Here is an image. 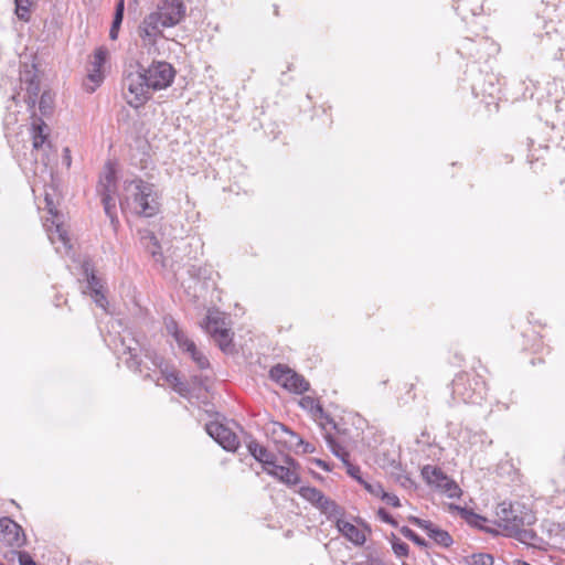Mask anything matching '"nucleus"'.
<instances>
[{
    "mask_svg": "<svg viewBox=\"0 0 565 565\" xmlns=\"http://www.w3.org/2000/svg\"><path fill=\"white\" fill-rule=\"evenodd\" d=\"M429 537L443 547H449L454 542L452 537L447 531L439 529L436 525L429 534Z\"/></svg>",
    "mask_w": 565,
    "mask_h": 565,
    "instance_id": "nucleus-24",
    "label": "nucleus"
},
{
    "mask_svg": "<svg viewBox=\"0 0 565 565\" xmlns=\"http://www.w3.org/2000/svg\"><path fill=\"white\" fill-rule=\"evenodd\" d=\"M313 451H315V447L311 444L306 443L303 440V445H301V447L299 448V452H301V454H311Z\"/></svg>",
    "mask_w": 565,
    "mask_h": 565,
    "instance_id": "nucleus-55",
    "label": "nucleus"
},
{
    "mask_svg": "<svg viewBox=\"0 0 565 565\" xmlns=\"http://www.w3.org/2000/svg\"><path fill=\"white\" fill-rule=\"evenodd\" d=\"M44 201H45V207H46L47 212L53 216H57L58 212L54 205L52 196L49 193H45Z\"/></svg>",
    "mask_w": 565,
    "mask_h": 565,
    "instance_id": "nucleus-47",
    "label": "nucleus"
},
{
    "mask_svg": "<svg viewBox=\"0 0 565 565\" xmlns=\"http://www.w3.org/2000/svg\"><path fill=\"white\" fill-rule=\"evenodd\" d=\"M347 468V472L349 476L354 478L359 483L363 482V479L361 477V470L359 466H355L348 460L345 463H343Z\"/></svg>",
    "mask_w": 565,
    "mask_h": 565,
    "instance_id": "nucleus-39",
    "label": "nucleus"
},
{
    "mask_svg": "<svg viewBox=\"0 0 565 565\" xmlns=\"http://www.w3.org/2000/svg\"><path fill=\"white\" fill-rule=\"evenodd\" d=\"M354 565H387V564L379 557H367L363 562L354 563Z\"/></svg>",
    "mask_w": 565,
    "mask_h": 565,
    "instance_id": "nucleus-50",
    "label": "nucleus"
},
{
    "mask_svg": "<svg viewBox=\"0 0 565 565\" xmlns=\"http://www.w3.org/2000/svg\"><path fill=\"white\" fill-rule=\"evenodd\" d=\"M145 379H146V380H153L152 375H151V374H149V373H147V374L145 375Z\"/></svg>",
    "mask_w": 565,
    "mask_h": 565,
    "instance_id": "nucleus-58",
    "label": "nucleus"
},
{
    "mask_svg": "<svg viewBox=\"0 0 565 565\" xmlns=\"http://www.w3.org/2000/svg\"><path fill=\"white\" fill-rule=\"evenodd\" d=\"M315 463L318 467H320L321 469H323L324 471H329L330 470L329 465L326 461L321 460V459H315Z\"/></svg>",
    "mask_w": 565,
    "mask_h": 565,
    "instance_id": "nucleus-56",
    "label": "nucleus"
},
{
    "mask_svg": "<svg viewBox=\"0 0 565 565\" xmlns=\"http://www.w3.org/2000/svg\"><path fill=\"white\" fill-rule=\"evenodd\" d=\"M92 297L98 307L106 309L108 301L104 291L92 294Z\"/></svg>",
    "mask_w": 565,
    "mask_h": 565,
    "instance_id": "nucleus-48",
    "label": "nucleus"
},
{
    "mask_svg": "<svg viewBox=\"0 0 565 565\" xmlns=\"http://www.w3.org/2000/svg\"><path fill=\"white\" fill-rule=\"evenodd\" d=\"M172 388L183 397H189L191 395L190 386L180 379L174 383Z\"/></svg>",
    "mask_w": 565,
    "mask_h": 565,
    "instance_id": "nucleus-40",
    "label": "nucleus"
},
{
    "mask_svg": "<svg viewBox=\"0 0 565 565\" xmlns=\"http://www.w3.org/2000/svg\"><path fill=\"white\" fill-rule=\"evenodd\" d=\"M186 8L182 0H161L152 13L160 17L161 25L172 28L185 17Z\"/></svg>",
    "mask_w": 565,
    "mask_h": 565,
    "instance_id": "nucleus-8",
    "label": "nucleus"
},
{
    "mask_svg": "<svg viewBox=\"0 0 565 565\" xmlns=\"http://www.w3.org/2000/svg\"><path fill=\"white\" fill-rule=\"evenodd\" d=\"M337 526L339 531L342 533V535H344L349 541H351L355 545L364 544L366 540L365 534L354 524L348 521L339 520L337 522Z\"/></svg>",
    "mask_w": 565,
    "mask_h": 565,
    "instance_id": "nucleus-16",
    "label": "nucleus"
},
{
    "mask_svg": "<svg viewBox=\"0 0 565 565\" xmlns=\"http://www.w3.org/2000/svg\"><path fill=\"white\" fill-rule=\"evenodd\" d=\"M143 74L141 68L140 71L128 73L122 79L124 96L128 105L134 108L141 107L151 97V88Z\"/></svg>",
    "mask_w": 565,
    "mask_h": 565,
    "instance_id": "nucleus-3",
    "label": "nucleus"
},
{
    "mask_svg": "<svg viewBox=\"0 0 565 565\" xmlns=\"http://www.w3.org/2000/svg\"><path fill=\"white\" fill-rule=\"evenodd\" d=\"M248 450L257 461L264 465V468H269V466L274 462V456L269 454L265 447L260 446L256 441L248 444Z\"/></svg>",
    "mask_w": 565,
    "mask_h": 565,
    "instance_id": "nucleus-19",
    "label": "nucleus"
},
{
    "mask_svg": "<svg viewBox=\"0 0 565 565\" xmlns=\"http://www.w3.org/2000/svg\"><path fill=\"white\" fill-rule=\"evenodd\" d=\"M286 463L288 466L276 465L275 461L268 467H265V471L278 479L280 482L287 486H296L300 482V477L296 470V462L292 458L287 457Z\"/></svg>",
    "mask_w": 565,
    "mask_h": 565,
    "instance_id": "nucleus-13",
    "label": "nucleus"
},
{
    "mask_svg": "<svg viewBox=\"0 0 565 565\" xmlns=\"http://www.w3.org/2000/svg\"><path fill=\"white\" fill-rule=\"evenodd\" d=\"M19 563L20 565H36L33 558L26 553L19 554Z\"/></svg>",
    "mask_w": 565,
    "mask_h": 565,
    "instance_id": "nucleus-52",
    "label": "nucleus"
},
{
    "mask_svg": "<svg viewBox=\"0 0 565 565\" xmlns=\"http://www.w3.org/2000/svg\"><path fill=\"white\" fill-rule=\"evenodd\" d=\"M301 445H303V439L298 434L290 429L287 439L284 444V447L287 448L288 450L299 452V448L301 447Z\"/></svg>",
    "mask_w": 565,
    "mask_h": 565,
    "instance_id": "nucleus-31",
    "label": "nucleus"
},
{
    "mask_svg": "<svg viewBox=\"0 0 565 565\" xmlns=\"http://www.w3.org/2000/svg\"><path fill=\"white\" fill-rule=\"evenodd\" d=\"M299 494L324 512L330 511L331 508L334 507V502L326 498L324 494L315 487H301Z\"/></svg>",
    "mask_w": 565,
    "mask_h": 565,
    "instance_id": "nucleus-14",
    "label": "nucleus"
},
{
    "mask_svg": "<svg viewBox=\"0 0 565 565\" xmlns=\"http://www.w3.org/2000/svg\"><path fill=\"white\" fill-rule=\"evenodd\" d=\"M103 78H104V76H103V72L100 70L89 68L87 78L84 82V87H85L86 92H88V93L95 92V89L103 82Z\"/></svg>",
    "mask_w": 565,
    "mask_h": 565,
    "instance_id": "nucleus-23",
    "label": "nucleus"
},
{
    "mask_svg": "<svg viewBox=\"0 0 565 565\" xmlns=\"http://www.w3.org/2000/svg\"><path fill=\"white\" fill-rule=\"evenodd\" d=\"M324 439L330 448V450L332 451V454L338 457L339 459H341V461L343 463H345L348 460H349V452L344 449V447H342L337 440L335 438L329 434V433H326L324 434Z\"/></svg>",
    "mask_w": 565,
    "mask_h": 565,
    "instance_id": "nucleus-22",
    "label": "nucleus"
},
{
    "mask_svg": "<svg viewBox=\"0 0 565 565\" xmlns=\"http://www.w3.org/2000/svg\"><path fill=\"white\" fill-rule=\"evenodd\" d=\"M377 515L383 522L388 523L395 527L397 526V522L393 519V516L385 509H383V508L379 509Z\"/></svg>",
    "mask_w": 565,
    "mask_h": 565,
    "instance_id": "nucleus-45",
    "label": "nucleus"
},
{
    "mask_svg": "<svg viewBox=\"0 0 565 565\" xmlns=\"http://www.w3.org/2000/svg\"><path fill=\"white\" fill-rule=\"evenodd\" d=\"M401 533L408 540H411L412 542H414L416 545L418 546H422V547H426L427 546V542L422 539L419 535H417L413 530H411L409 527L407 526H403L401 527Z\"/></svg>",
    "mask_w": 565,
    "mask_h": 565,
    "instance_id": "nucleus-36",
    "label": "nucleus"
},
{
    "mask_svg": "<svg viewBox=\"0 0 565 565\" xmlns=\"http://www.w3.org/2000/svg\"><path fill=\"white\" fill-rule=\"evenodd\" d=\"M174 340L182 351L186 353H189L190 351H194L195 343L191 339H189L184 332L178 334V337Z\"/></svg>",
    "mask_w": 565,
    "mask_h": 565,
    "instance_id": "nucleus-35",
    "label": "nucleus"
},
{
    "mask_svg": "<svg viewBox=\"0 0 565 565\" xmlns=\"http://www.w3.org/2000/svg\"><path fill=\"white\" fill-rule=\"evenodd\" d=\"M0 541L11 547H21L25 542L23 529L10 518H1Z\"/></svg>",
    "mask_w": 565,
    "mask_h": 565,
    "instance_id": "nucleus-12",
    "label": "nucleus"
},
{
    "mask_svg": "<svg viewBox=\"0 0 565 565\" xmlns=\"http://www.w3.org/2000/svg\"><path fill=\"white\" fill-rule=\"evenodd\" d=\"M107 50L99 47L95 51L89 68H97L102 71L103 65L106 62Z\"/></svg>",
    "mask_w": 565,
    "mask_h": 565,
    "instance_id": "nucleus-33",
    "label": "nucleus"
},
{
    "mask_svg": "<svg viewBox=\"0 0 565 565\" xmlns=\"http://www.w3.org/2000/svg\"><path fill=\"white\" fill-rule=\"evenodd\" d=\"M151 90H160L169 87L175 76V71L168 62H152L147 68H142Z\"/></svg>",
    "mask_w": 565,
    "mask_h": 565,
    "instance_id": "nucleus-5",
    "label": "nucleus"
},
{
    "mask_svg": "<svg viewBox=\"0 0 565 565\" xmlns=\"http://www.w3.org/2000/svg\"><path fill=\"white\" fill-rule=\"evenodd\" d=\"M495 523L505 535L516 537L521 542L532 539L534 533L525 530L535 522V516L530 509L521 503L501 502L495 510Z\"/></svg>",
    "mask_w": 565,
    "mask_h": 565,
    "instance_id": "nucleus-1",
    "label": "nucleus"
},
{
    "mask_svg": "<svg viewBox=\"0 0 565 565\" xmlns=\"http://www.w3.org/2000/svg\"><path fill=\"white\" fill-rule=\"evenodd\" d=\"M396 482H398L403 488H412L414 482L407 475H401L396 477Z\"/></svg>",
    "mask_w": 565,
    "mask_h": 565,
    "instance_id": "nucleus-51",
    "label": "nucleus"
},
{
    "mask_svg": "<svg viewBox=\"0 0 565 565\" xmlns=\"http://www.w3.org/2000/svg\"><path fill=\"white\" fill-rule=\"evenodd\" d=\"M43 127H45V124L43 121H41L40 124H34L33 125V128H32V134H33V148L34 149H40L45 140H46V135H44L43 132Z\"/></svg>",
    "mask_w": 565,
    "mask_h": 565,
    "instance_id": "nucleus-27",
    "label": "nucleus"
},
{
    "mask_svg": "<svg viewBox=\"0 0 565 565\" xmlns=\"http://www.w3.org/2000/svg\"><path fill=\"white\" fill-rule=\"evenodd\" d=\"M82 269H83V273L86 277V280H87V287L89 288L90 290V295L92 294H95V292H100V291H104V286H103V282L100 280V278H98L94 271V266L92 264V262L89 259H85L82 264Z\"/></svg>",
    "mask_w": 565,
    "mask_h": 565,
    "instance_id": "nucleus-17",
    "label": "nucleus"
},
{
    "mask_svg": "<svg viewBox=\"0 0 565 565\" xmlns=\"http://www.w3.org/2000/svg\"><path fill=\"white\" fill-rule=\"evenodd\" d=\"M408 521L423 529L424 531H426L427 535L429 536V534L431 533L433 529L435 527V524L428 520H423V519H419L417 516H409Z\"/></svg>",
    "mask_w": 565,
    "mask_h": 565,
    "instance_id": "nucleus-37",
    "label": "nucleus"
},
{
    "mask_svg": "<svg viewBox=\"0 0 565 565\" xmlns=\"http://www.w3.org/2000/svg\"><path fill=\"white\" fill-rule=\"evenodd\" d=\"M49 238L53 244H55L57 241L61 242L66 250L71 248L67 233L61 224H56L54 231L49 233Z\"/></svg>",
    "mask_w": 565,
    "mask_h": 565,
    "instance_id": "nucleus-25",
    "label": "nucleus"
},
{
    "mask_svg": "<svg viewBox=\"0 0 565 565\" xmlns=\"http://www.w3.org/2000/svg\"><path fill=\"white\" fill-rule=\"evenodd\" d=\"M457 510L460 511L462 518H465V520L471 524V525H475L477 527H480V529H483L486 532L488 533H491V534H498V531L497 530H493V529H490V527H483L481 525V522H486L487 519L479 515V514H476L475 512L472 511H468L467 509L465 508H459V507H456Z\"/></svg>",
    "mask_w": 565,
    "mask_h": 565,
    "instance_id": "nucleus-21",
    "label": "nucleus"
},
{
    "mask_svg": "<svg viewBox=\"0 0 565 565\" xmlns=\"http://www.w3.org/2000/svg\"><path fill=\"white\" fill-rule=\"evenodd\" d=\"M160 17L152 12L147 14L138 26V36L140 38L143 46H154L160 38L163 36V29L161 25Z\"/></svg>",
    "mask_w": 565,
    "mask_h": 565,
    "instance_id": "nucleus-9",
    "label": "nucleus"
},
{
    "mask_svg": "<svg viewBox=\"0 0 565 565\" xmlns=\"http://www.w3.org/2000/svg\"><path fill=\"white\" fill-rule=\"evenodd\" d=\"M121 23H122V19L114 17L111 28L109 31V38L111 40H116L118 38V32H119Z\"/></svg>",
    "mask_w": 565,
    "mask_h": 565,
    "instance_id": "nucleus-44",
    "label": "nucleus"
},
{
    "mask_svg": "<svg viewBox=\"0 0 565 565\" xmlns=\"http://www.w3.org/2000/svg\"><path fill=\"white\" fill-rule=\"evenodd\" d=\"M329 423H331V425H333V427H337V424H334V422H332V419H329Z\"/></svg>",
    "mask_w": 565,
    "mask_h": 565,
    "instance_id": "nucleus-60",
    "label": "nucleus"
},
{
    "mask_svg": "<svg viewBox=\"0 0 565 565\" xmlns=\"http://www.w3.org/2000/svg\"><path fill=\"white\" fill-rule=\"evenodd\" d=\"M470 398H471V403H479V401H481L483 398V396H482V393L479 392L478 395L476 396V398H472V396Z\"/></svg>",
    "mask_w": 565,
    "mask_h": 565,
    "instance_id": "nucleus-57",
    "label": "nucleus"
},
{
    "mask_svg": "<svg viewBox=\"0 0 565 565\" xmlns=\"http://www.w3.org/2000/svg\"><path fill=\"white\" fill-rule=\"evenodd\" d=\"M392 548L396 556L405 557L408 555L409 547L408 545L401 541L396 535L392 534Z\"/></svg>",
    "mask_w": 565,
    "mask_h": 565,
    "instance_id": "nucleus-32",
    "label": "nucleus"
},
{
    "mask_svg": "<svg viewBox=\"0 0 565 565\" xmlns=\"http://www.w3.org/2000/svg\"><path fill=\"white\" fill-rule=\"evenodd\" d=\"M62 163L66 167V168H70L71 164H72V157H71V150L66 147L63 149V153H62Z\"/></svg>",
    "mask_w": 565,
    "mask_h": 565,
    "instance_id": "nucleus-53",
    "label": "nucleus"
},
{
    "mask_svg": "<svg viewBox=\"0 0 565 565\" xmlns=\"http://www.w3.org/2000/svg\"><path fill=\"white\" fill-rule=\"evenodd\" d=\"M116 351L122 354H129V358L126 360L127 366L136 372H141L139 355L142 352V348L130 332L120 338V344L119 347L116 345Z\"/></svg>",
    "mask_w": 565,
    "mask_h": 565,
    "instance_id": "nucleus-11",
    "label": "nucleus"
},
{
    "mask_svg": "<svg viewBox=\"0 0 565 565\" xmlns=\"http://www.w3.org/2000/svg\"><path fill=\"white\" fill-rule=\"evenodd\" d=\"M266 431L276 444L284 446L290 429L281 423L274 422L267 427Z\"/></svg>",
    "mask_w": 565,
    "mask_h": 565,
    "instance_id": "nucleus-20",
    "label": "nucleus"
},
{
    "mask_svg": "<svg viewBox=\"0 0 565 565\" xmlns=\"http://www.w3.org/2000/svg\"><path fill=\"white\" fill-rule=\"evenodd\" d=\"M205 430L226 451H235L239 446L236 434L223 424L211 422L206 424Z\"/></svg>",
    "mask_w": 565,
    "mask_h": 565,
    "instance_id": "nucleus-10",
    "label": "nucleus"
},
{
    "mask_svg": "<svg viewBox=\"0 0 565 565\" xmlns=\"http://www.w3.org/2000/svg\"><path fill=\"white\" fill-rule=\"evenodd\" d=\"M493 556L486 553L472 554L467 557V565H493Z\"/></svg>",
    "mask_w": 565,
    "mask_h": 565,
    "instance_id": "nucleus-30",
    "label": "nucleus"
},
{
    "mask_svg": "<svg viewBox=\"0 0 565 565\" xmlns=\"http://www.w3.org/2000/svg\"><path fill=\"white\" fill-rule=\"evenodd\" d=\"M145 355L151 359L152 364L160 370L161 377L171 386L180 379L175 371L169 370L168 366H164L163 359L157 354H150V352H146Z\"/></svg>",
    "mask_w": 565,
    "mask_h": 565,
    "instance_id": "nucleus-18",
    "label": "nucleus"
},
{
    "mask_svg": "<svg viewBox=\"0 0 565 565\" xmlns=\"http://www.w3.org/2000/svg\"><path fill=\"white\" fill-rule=\"evenodd\" d=\"M329 423H331V425H333V427H337V424H334V422H332V419H329Z\"/></svg>",
    "mask_w": 565,
    "mask_h": 565,
    "instance_id": "nucleus-59",
    "label": "nucleus"
},
{
    "mask_svg": "<svg viewBox=\"0 0 565 565\" xmlns=\"http://www.w3.org/2000/svg\"><path fill=\"white\" fill-rule=\"evenodd\" d=\"M126 199L124 204H128L132 211L145 217L156 215L160 210V202L154 185L141 179H135L125 186Z\"/></svg>",
    "mask_w": 565,
    "mask_h": 565,
    "instance_id": "nucleus-2",
    "label": "nucleus"
},
{
    "mask_svg": "<svg viewBox=\"0 0 565 565\" xmlns=\"http://www.w3.org/2000/svg\"><path fill=\"white\" fill-rule=\"evenodd\" d=\"M125 0H118L115 10V18L124 19Z\"/></svg>",
    "mask_w": 565,
    "mask_h": 565,
    "instance_id": "nucleus-54",
    "label": "nucleus"
},
{
    "mask_svg": "<svg viewBox=\"0 0 565 565\" xmlns=\"http://www.w3.org/2000/svg\"><path fill=\"white\" fill-rule=\"evenodd\" d=\"M15 1V13L22 21H29L30 19V7L32 0H14Z\"/></svg>",
    "mask_w": 565,
    "mask_h": 565,
    "instance_id": "nucleus-29",
    "label": "nucleus"
},
{
    "mask_svg": "<svg viewBox=\"0 0 565 565\" xmlns=\"http://www.w3.org/2000/svg\"><path fill=\"white\" fill-rule=\"evenodd\" d=\"M270 377L278 384L296 394L305 393L309 390V383L286 365L277 364L270 370Z\"/></svg>",
    "mask_w": 565,
    "mask_h": 565,
    "instance_id": "nucleus-6",
    "label": "nucleus"
},
{
    "mask_svg": "<svg viewBox=\"0 0 565 565\" xmlns=\"http://www.w3.org/2000/svg\"><path fill=\"white\" fill-rule=\"evenodd\" d=\"M189 354L201 370L210 366L207 358L196 348V345L194 347V351H190Z\"/></svg>",
    "mask_w": 565,
    "mask_h": 565,
    "instance_id": "nucleus-34",
    "label": "nucleus"
},
{
    "mask_svg": "<svg viewBox=\"0 0 565 565\" xmlns=\"http://www.w3.org/2000/svg\"><path fill=\"white\" fill-rule=\"evenodd\" d=\"M142 239L145 241L146 247L152 255V257L156 260H159V257H161V252L156 236L152 233L148 232L145 236H142Z\"/></svg>",
    "mask_w": 565,
    "mask_h": 565,
    "instance_id": "nucleus-26",
    "label": "nucleus"
},
{
    "mask_svg": "<svg viewBox=\"0 0 565 565\" xmlns=\"http://www.w3.org/2000/svg\"><path fill=\"white\" fill-rule=\"evenodd\" d=\"M391 476L394 478V480L396 481V477H399L401 475H405L401 465L398 462H396L395 460H392L391 463Z\"/></svg>",
    "mask_w": 565,
    "mask_h": 565,
    "instance_id": "nucleus-49",
    "label": "nucleus"
},
{
    "mask_svg": "<svg viewBox=\"0 0 565 565\" xmlns=\"http://www.w3.org/2000/svg\"><path fill=\"white\" fill-rule=\"evenodd\" d=\"M51 109V97L49 94L44 93L40 99V110L42 114H46Z\"/></svg>",
    "mask_w": 565,
    "mask_h": 565,
    "instance_id": "nucleus-46",
    "label": "nucleus"
},
{
    "mask_svg": "<svg viewBox=\"0 0 565 565\" xmlns=\"http://www.w3.org/2000/svg\"><path fill=\"white\" fill-rule=\"evenodd\" d=\"M166 328L168 333L171 334L173 339H175L178 334H181L183 332L182 330L179 329L178 323L173 319H170L166 322Z\"/></svg>",
    "mask_w": 565,
    "mask_h": 565,
    "instance_id": "nucleus-42",
    "label": "nucleus"
},
{
    "mask_svg": "<svg viewBox=\"0 0 565 565\" xmlns=\"http://www.w3.org/2000/svg\"><path fill=\"white\" fill-rule=\"evenodd\" d=\"M203 328L216 341L222 351L228 352L231 350L232 337L230 329L225 327L224 319L217 312H209Z\"/></svg>",
    "mask_w": 565,
    "mask_h": 565,
    "instance_id": "nucleus-7",
    "label": "nucleus"
},
{
    "mask_svg": "<svg viewBox=\"0 0 565 565\" xmlns=\"http://www.w3.org/2000/svg\"><path fill=\"white\" fill-rule=\"evenodd\" d=\"M361 484L364 486V488L371 492L372 494L374 495H377V497H382L383 492H384V489L382 488V486L380 483H369L366 482L365 480H363V482H361Z\"/></svg>",
    "mask_w": 565,
    "mask_h": 565,
    "instance_id": "nucleus-41",
    "label": "nucleus"
},
{
    "mask_svg": "<svg viewBox=\"0 0 565 565\" xmlns=\"http://www.w3.org/2000/svg\"><path fill=\"white\" fill-rule=\"evenodd\" d=\"M26 95H28V104L33 107L35 105L38 95L40 93V84L39 81L35 79V77H32L30 81H28L26 85Z\"/></svg>",
    "mask_w": 565,
    "mask_h": 565,
    "instance_id": "nucleus-28",
    "label": "nucleus"
},
{
    "mask_svg": "<svg viewBox=\"0 0 565 565\" xmlns=\"http://www.w3.org/2000/svg\"><path fill=\"white\" fill-rule=\"evenodd\" d=\"M422 476L428 484L439 489H441L445 483H448L449 479L440 468L430 465L423 467Z\"/></svg>",
    "mask_w": 565,
    "mask_h": 565,
    "instance_id": "nucleus-15",
    "label": "nucleus"
},
{
    "mask_svg": "<svg viewBox=\"0 0 565 565\" xmlns=\"http://www.w3.org/2000/svg\"><path fill=\"white\" fill-rule=\"evenodd\" d=\"M387 504L394 507V508H398L401 507V501L398 499L397 495L393 494V493H387V492H383L382 497H381Z\"/></svg>",
    "mask_w": 565,
    "mask_h": 565,
    "instance_id": "nucleus-43",
    "label": "nucleus"
},
{
    "mask_svg": "<svg viewBox=\"0 0 565 565\" xmlns=\"http://www.w3.org/2000/svg\"><path fill=\"white\" fill-rule=\"evenodd\" d=\"M97 191L102 198V203L106 215L110 218V223L114 227L118 224L116 215V201L114 193L116 192V178L115 171L111 167H107L104 175L100 178Z\"/></svg>",
    "mask_w": 565,
    "mask_h": 565,
    "instance_id": "nucleus-4",
    "label": "nucleus"
},
{
    "mask_svg": "<svg viewBox=\"0 0 565 565\" xmlns=\"http://www.w3.org/2000/svg\"><path fill=\"white\" fill-rule=\"evenodd\" d=\"M441 490H444L449 498H458L461 493L458 484L451 479H448V483H445Z\"/></svg>",
    "mask_w": 565,
    "mask_h": 565,
    "instance_id": "nucleus-38",
    "label": "nucleus"
},
{
    "mask_svg": "<svg viewBox=\"0 0 565 565\" xmlns=\"http://www.w3.org/2000/svg\"><path fill=\"white\" fill-rule=\"evenodd\" d=\"M329 423H331V425H333V427H337V424H334V422H332V419H329Z\"/></svg>",
    "mask_w": 565,
    "mask_h": 565,
    "instance_id": "nucleus-61",
    "label": "nucleus"
}]
</instances>
